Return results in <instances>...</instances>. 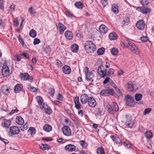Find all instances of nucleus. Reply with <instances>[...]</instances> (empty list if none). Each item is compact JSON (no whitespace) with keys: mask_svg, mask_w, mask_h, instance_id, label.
Here are the masks:
<instances>
[{"mask_svg":"<svg viewBox=\"0 0 154 154\" xmlns=\"http://www.w3.org/2000/svg\"><path fill=\"white\" fill-rule=\"evenodd\" d=\"M96 45L91 41H86L85 45V48L88 53H92L96 49Z\"/></svg>","mask_w":154,"mask_h":154,"instance_id":"f257e3e1","label":"nucleus"},{"mask_svg":"<svg viewBox=\"0 0 154 154\" xmlns=\"http://www.w3.org/2000/svg\"><path fill=\"white\" fill-rule=\"evenodd\" d=\"M125 100L126 104L128 106H133L134 105V98L131 96L127 95L125 96Z\"/></svg>","mask_w":154,"mask_h":154,"instance_id":"f03ea898","label":"nucleus"},{"mask_svg":"<svg viewBox=\"0 0 154 154\" xmlns=\"http://www.w3.org/2000/svg\"><path fill=\"white\" fill-rule=\"evenodd\" d=\"M20 75L21 79L23 81L28 80L30 82H32V78L27 73H21Z\"/></svg>","mask_w":154,"mask_h":154,"instance_id":"7ed1b4c3","label":"nucleus"},{"mask_svg":"<svg viewBox=\"0 0 154 154\" xmlns=\"http://www.w3.org/2000/svg\"><path fill=\"white\" fill-rule=\"evenodd\" d=\"M63 134L67 137L70 136L71 135V130L68 126H64L62 129Z\"/></svg>","mask_w":154,"mask_h":154,"instance_id":"20e7f679","label":"nucleus"},{"mask_svg":"<svg viewBox=\"0 0 154 154\" xmlns=\"http://www.w3.org/2000/svg\"><path fill=\"white\" fill-rule=\"evenodd\" d=\"M136 25L139 29L142 30L145 28V23L144 20H140L137 22Z\"/></svg>","mask_w":154,"mask_h":154,"instance_id":"39448f33","label":"nucleus"},{"mask_svg":"<svg viewBox=\"0 0 154 154\" xmlns=\"http://www.w3.org/2000/svg\"><path fill=\"white\" fill-rule=\"evenodd\" d=\"M131 44V45L129 47L128 49L133 53L136 54H138L139 53V51L138 48L133 43Z\"/></svg>","mask_w":154,"mask_h":154,"instance_id":"423d86ee","label":"nucleus"},{"mask_svg":"<svg viewBox=\"0 0 154 154\" xmlns=\"http://www.w3.org/2000/svg\"><path fill=\"white\" fill-rule=\"evenodd\" d=\"M10 71L9 68L8 66L3 65L2 69V73L4 77H7L9 75Z\"/></svg>","mask_w":154,"mask_h":154,"instance_id":"0eeeda50","label":"nucleus"},{"mask_svg":"<svg viewBox=\"0 0 154 154\" xmlns=\"http://www.w3.org/2000/svg\"><path fill=\"white\" fill-rule=\"evenodd\" d=\"M87 103L88 105L91 107H94L96 105L95 100L92 97H89Z\"/></svg>","mask_w":154,"mask_h":154,"instance_id":"6e6552de","label":"nucleus"},{"mask_svg":"<svg viewBox=\"0 0 154 154\" xmlns=\"http://www.w3.org/2000/svg\"><path fill=\"white\" fill-rule=\"evenodd\" d=\"M64 149L66 151L72 152L75 150L76 147L74 145L69 144L65 146Z\"/></svg>","mask_w":154,"mask_h":154,"instance_id":"1a4fd4ad","label":"nucleus"},{"mask_svg":"<svg viewBox=\"0 0 154 154\" xmlns=\"http://www.w3.org/2000/svg\"><path fill=\"white\" fill-rule=\"evenodd\" d=\"M101 66L98 67L97 69V72L99 75L102 78H104L106 75L107 70L105 69L104 70H102L101 68Z\"/></svg>","mask_w":154,"mask_h":154,"instance_id":"9d476101","label":"nucleus"},{"mask_svg":"<svg viewBox=\"0 0 154 154\" xmlns=\"http://www.w3.org/2000/svg\"><path fill=\"white\" fill-rule=\"evenodd\" d=\"M20 130L16 126H13L10 129V132L12 135L17 134L19 133Z\"/></svg>","mask_w":154,"mask_h":154,"instance_id":"9b49d317","label":"nucleus"},{"mask_svg":"<svg viewBox=\"0 0 154 154\" xmlns=\"http://www.w3.org/2000/svg\"><path fill=\"white\" fill-rule=\"evenodd\" d=\"M57 28L58 29L60 33L61 34H62L63 33L64 31L66 29V26L60 22L58 23V26Z\"/></svg>","mask_w":154,"mask_h":154,"instance_id":"f8f14e48","label":"nucleus"},{"mask_svg":"<svg viewBox=\"0 0 154 154\" xmlns=\"http://www.w3.org/2000/svg\"><path fill=\"white\" fill-rule=\"evenodd\" d=\"M89 97L86 94H82L80 97L81 102L83 104L86 103Z\"/></svg>","mask_w":154,"mask_h":154,"instance_id":"ddd939ff","label":"nucleus"},{"mask_svg":"<svg viewBox=\"0 0 154 154\" xmlns=\"http://www.w3.org/2000/svg\"><path fill=\"white\" fill-rule=\"evenodd\" d=\"M2 126L4 128H8L11 125V121L9 120L3 119Z\"/></svg>","mask_w":154,"mask_h":154,"instance_id":"4468645a","label":"nucleus"},{"mask_svg":"<svg viewBox=\"0 0 154 154\" xmlns=\"http://www.w3.org/2000/svg\"><path fill=\"white\" fill-rule=\"evenodd\" d=\"M37 102L39 105L40 108L43 109L44 108V103H43V100L42 97L40 96H37L36 97Z\"/></svg>","mask_w":154,"mask_h":154,"instance_id":"2eb2a0df","label":"nucleus"},{"mask_svg":"<svg viewBox=\"0 0 154 154\" xmlns=\"http://www.w3.org/2000/svg\"><path fill=\"white\" fill-rule=\"evenodd\" d=\"M65 38L68 40H71L73 37V34L70 31L68 30L66 31L64 33Z\"/></svg>","mask_w":154,"mask_h":154,"instance_id":"dca6fc26","label":"nucleus"},{"mask_svg":"<svg viewBox=\"0 0 154 154\" xmlns=\"http://www.w3.org/2000/svg\"><path fill=\"white\" fill-rule=\"evenodd\" d=\"M134 123V121L131 119L127 120L125 123L126 125L129 128H131Z\"/></svg>","mask_w":154,"mask_h":154,"instance_id":"f3484780","label":"nucleus"},{"mask_svg":"<svg viewBox=\"0 0 154 154\" xmlns=\"http://www.w3.org/2000/svg\"><path fill=\"white\" fill-rule=\"evenodd\" d=\"M16 122L19 125H23L24 123V121L21 116H17Z\"/></svg>","mask_w":154,"mask_h":154,"instance_id":"a211bd4d","label":"nucleus"},{"mask_svg":"<svg viewBox=\"0 0 154 154\" xmlns=\"http://www.w3.org/2000/svg\"><path fill=\"white\" fill-rule=\"evenodd\" d=\"M99 29L101 32L105 33L107 32L108 28L104 25L101 24L99 27Z\"/></svg>","mask_w":154,"mask_h":154,"instance_id":"6ab92c4d","label":"nucleus"},{"mask_svg":"<svg viewBox=\"0 0 154 154\" xmlns=\"http://www.w3.org/2000/svg\"><path fill=\"white\" fill-rule=\"evenodd\" d=\"M62 69L63 72L65 74H69L71 72L70 68L68 66H64L63 67Z\"/></svg>","mask_w":154,"mask_h":154,"instance_id":"aec40b11","label":"nucleus"},{"mask_svg":"<svg viewBox=\"0 0 154 154\" xmlns=\"http://www.w3.org/2000/svg\"><path fill=\"white\" fill-rule=\"evenodd\" d=\"M23 86L21 84H17L15 86L14 91L16 93H19L22 91Z\"/></svg>","mask_w":154,"mask_h":154,"instance_id":"412c9836","label":"nucleus"},{"mask_svg":"<svg viewBox=\"0 0 154 154\" xmlns=\"http://www.w3.org/2000/svg\"><path fill=\"white\" fill-rule=\"evenodd\" d=\"M1 91L5 95H7L9 93V89L7 86H4L1 88Z\"/></svg>","mask_w":154,"mask_h":154,"instance_id":"4be33fe9","label":"nucleus"},{"mask_svg":"<svg viewBox=\"0 0 154 154\" xmlns=\"http://www.w3.org/2000/svg\"><path fill=\"white\" fill-rule=\"evenodd\" d=\"M131 43H133L131 41L128 39H126L125 40L123 43L124 47L125 48H127L128 49L129 47L131 46Z\"/></svg>","mask_w":154,"mask_h":154,"instance_id":"5701e85b","label":"nucleus"},{"mask_svg":"<svg viewBox=\"0 0 154 154\" xmlns=\"http://www.w3.org/2000/svg\"><path fill=\"white\" fill-rule=\"evenodd\" d=\"M71 49L72 51L73 52L76 53L78 51L79 46L77 44H74L72 45Z\"/></svg>","mask_w":154,"mask_h":154,"instance_id":"b1692460","label":"nucleus"},{"mask_svg":"<svg viewBox=\"0 0 154 154\" xmlns=\"http://www.w3.org/2000/svg\"><path fill=\"white\" fill-rule=\"evenodd\" d=\"M111 137L117 144H119L120 143L121 140L119 137L112 135L111 136Z\"/></svg>","mask_w":154,"mask_h":154,"instance_id":"393cba45","label":"nucleus"},{"mask_svg":"<svg viewBox=\"0 0 154 154\" xmlns=\"http://www.w3.org/2000/svg\"><path fill=\"white\" fill-rule=\"evenodd\" d=\"M145 135L146 139L149 140L153 137L152 133L150 131H146L145 133Z\"/></svg>","mask_w":154,"mask_h":154,"instance_id":"a878e982","label":"nucleus"},{"mask_svg":"<svg viewBox=\"0 0 154 154\" xmlns=\"http://www.w3.org/2000/svg\"><path fill=\"white\" fill-rule=\"evenodd\" d=\"M86 79L88 81H90L93 78L94 75L91 72H89L85 74Z\"/></svg>","mask_w":154,"mask_h":154,"instance_id":"bb28decb","label":"nucleus"},{"mask_svg":"<svg viewBox=\"0 0 154 154\" xmlns=\"http://www.w3.org/2000/svg\"><path fill=\"white\" fill-rule=\"evenodd\" d=\"M109 37L110 40H114L117 38V35L115 33L112 32L109 34Z\"/></svg>","mask_w":154,"mask_h":154,"instance_id":"cd10ccee","label":"nucleus"},{"mask_svg":"<svg viewBox=\"0 0 154 154\" xmlns=\"http://www.w3.org/2000/svg\"><path fill=\"white\" fill-rule=\"evenodd\" d=\"M128 87L129 91H134V85L132 84V82H129L128 83Z\"/></svg>","mask_w":154,"mask_h":154,"instance_id":"c85d7f7f","label":"nucleus"},{"mask_svg":"<svg viewBox=\"0 0 154 154\" xmlns=\"http://www.w3.org/2000/svg\"><path fill=\"white\" fill-rule=\"evenodd\" d=\"M44 130L47 132H49L52 130L51 126L48 124H46L43 127Z\"/></svg>","mask_w":154,"mask_h":154,"instance_id":"c756f323","label":"nucleus"},{"mask_svg":"<svg viewBox=\"0 0 154 154\" xmlns=\"http://www.w3.org/2000/svg\"><path fill=\"white\" fill-rule=\"evenodd\" d=\"M112 9L113 12L116 14H117L119 12L118 6L116 4H113L112 5Z\"/></svg>","mask_w":154,"mask_h":154,"instance_id":"7c9ffc66","label":"nucleus"},{"mask_svg":"<svg viewBox=\"0 0 154 154\" xmlns=\"http://www.w3.org/2000/svg\"><path fill=\"white\" fill-rule=\"evenodd\" d=\"M40 148L43 150L48 149H50V147L47 144H41L40 145Z\"/></svg>","mask_w":154,"mask_h":154,"instance_id":"2f4dec72","label":"nucleus"},{"mask_svg":"<svg viewBox=\"0 0 154 154\" xmlns=\"http://www.w3.org/2000/svg\"><path fill=\"white\" fill-rule=\"evenodd\" d=\"M29 35L32 38H35L37 35L36 31L33 29H32L29 32Z\"/></svg>","mask_w":154,"mask_h":154,"instance_id":"473e14b6","label":"nucleus"},{"mask_svg":"<svg viewBox=\"0 0 154 154\" xmlns=\"http://www.w3.org/2000/svg\"><path fill=\"white\" fill-rule=\"evenodd\" d=\"M28 12L30 15H34L36 13L35 10L32 6L29 7L28 9Z\"/></svg>","mask_w":154,"mask_h":154,"instance_id":"72a5a7b5","label":"nucleus"},{"mask_svg":"<svg viewBox=\"0 0 154 154\" xmlns=\"http://www.w3.org/2000/svg\"><path fill=\"white\" fill-rule=\"evenodd\" d=\"M143 96L142 94L137 93L135 95V99L136 101L140 100L142 98Z\"/></svg>","mask_w":154,"mask_h":154,"instance_id":"f704fd0d","label":"nucleus"},{"mask_svg":"<svg viewBox=\"0 0 154 154\" xmlns=\"http://www.w3.org/2000/svg\"><path fill=\"white\" fill-rule=\"evenodd\" d=\"M111 52L112 55H116L118 53V50L117 48H113L111 49Z\"/></svg>","mask_w":154,"mask_h":154,"instance_id":"c9c22d12","label":"nucleus"},{"mask_svg":"<svg viewBox=\"0 0 154 154\" xmlns=\"http://www.w3.org/2000/svg\"><path fill=\"white\" fill-rule=\"evenodd\" d=\"M105 49L103 48H99L97 51V53L99 55H102L104 53Z\"/></svg>","mask_w":154,"mask_h":154,"instance_id":"e433bc0d","label":"nucleus"},{"mask_svg":"<svg viewBox=\"0 0 154 154\" xmlns=\"http://www.w3.org/2000/svg\"><path fill=\"white\" fill-rule=\"evenodd\" d=\"M109 94V91L107 89L102 90L100 93L101 96H106Z\"/></svg>","mask_w":154,"mask_h":154,"instance_id":"4c0bfd02","label":"nucleus"},{"mask_svg":"<svg viewBox=\"0 0 154 154\" xmlns=\"http://www.w3.org/2000/svg\"><path fill=\"white\" fill-rule=\"evenodd\" d=\"M124 24L125 25H128L130 23V19L127 17H125L123 18Z\"/></svg>","mask_w":154,"mask_h":154,"instance_id":"58836bf2","label":"nucleus"},{"mask_svg":"<svg viewBox=\"0 0 154 154\" xmlns=\"http://www.w3.org/2000/svg\"><path fill=\"white\" fill-rule=\"evenodd\" d=\"M51 49L49 46H47L44 49V52L47 54H49L51 52Z\"/></svg>","mask_w":154,"mask_h":154,"instance_id":"ea45409f","label":"nucleus"},{"mask_svg":"<svg viewBox=\"0 0 154 154\" xmlns=\"http://www.w3.org/2000/svg\"><path fill=\"white\" fill-rule=\"evenodd\" d=\"M150 8H143L142 10V13L143 14H146L149 13L150 11Z\"/></svg>","mask_w":154,"mask_h":154,"instance_id":"a19ab883","label":"nucleus"},{"mask_svg":"<svg viewBox=\"0 0 154 154\" xmlns=\"http://www.w3.org/2000/svg\"><path fill=\"white\" fill-rule=\"evenodd\" d=\"M27 88L29 90L33 92H36L37 91L36 89L34 87L32 86L29 85L27 86Z\"/></svg>","mask_w":154,"mask_h":154,"instance_id":"79ce46f5","label":"nucleus"},{"mask_svg":"<svg viewBox=\"0 0 154 154\" xmlns=\"http://www.w3.org/2000/svg\"><path fill=\"white\" fill-rule=\"evenodd\" d=\"M97 154H105L103 149L101 147L97 149Z\"/></svg>","mask_w":154,"mask_h":154,"instance_id":"37998d69","label":"nucleus"},{"mask_svg":"<svg viewBox=\"0 0 154 154\" xmlns=\"http://www.w3.org/2000/svg\"><path fill=\"white\" fill-rule=\"evenodd\" d=\"M45 112L48 115H50L52 112V110L50 107H48L45 109Z\"/></svg>","mask_w":154,"mask_h":154,"instance_id":"c03bdc74","label":"nucleus"},{"mask_svg":"<svg viewBox=\"0 0 154 154\" xmlns=\"http://www.w3.org/2000/svg\"><path fill=\"white\" fill-rule=\"evenodd\" d=\"M75 6L78 8H82L83 7V5L80 2H76L75 4Z\"/></svg>","mask_w":154,"mask_h":154,"instance_id":"a18cd8bd","label":"nucleus"},{"mask_svg":"<svg viewBox=\"0 0 154 154\" xmlns=\"http://www.w3.org/2000/svg\"><path fill=\"white\" fill-rule=\"evenodd\" d=\"M80 145L83 147H86L88 146L87 143L85 141L83 140L80 141Z\"/></svg>","mask_w":154,"mask_h":154,"instance_id":"49530a36","label":"nucleus"},{"mask_svg":"<svg viewBox=\"0 0 154 154\" xmlns=\"http://www.w3.org/2000/svg\"><path fill=\"white\" fill-rule=\"evenodd\" d=\"M140 3L143 6L147 5L149 3L148 0H141L140 1Z\"/></svg>","mask_w":154,"mask_h":154,"instance_id":"de8ad7c7","label":"nucleus"},{"mask_svg":"<svg viewBox=\"0 0 154 154\" xmlns=\"http://www.w3.org/2000/svg\"><path fill=\"white\" fill-rule=\"evenodd\" d=\"M19 111V110L17 109H12L10 112H8V113L9 115H11L15 113H17Z\"/></svg>","mask_w":154,"mask_h":154,"instance_id":"09e8293b","label":"nucleus"},{"mask_svg":"<svg viewBox=\"0 0 154 154\" xmlns=\"http://www.w3.org/2000/svg\"><path fill=\"white\" fill-rule=\"evenodd\" d=\"M55 90L54 88H50L49 90V93L50 95L53 97L54 94Z\"/></svg>","mask_w":154,"mask_h":154,"instance_id":"8fccbe9b","label":"nucleus"},{"mask_svg":"<svg viewBox=\"0 0 154 154\" xmlns=\"http://www.w3.org/2000/svg\"><path fill=\"white\" fill-rule=\"evenodd\" d=\"M112 104L115 111H118L119 110V108L117 104L114 102H113Z\"/></svg>","mask_w":154,"mask_h":154,"instance_id":"3c124183","label":"nucleus"},{"mask_svg":"<svg viewBox=\"0 0 154 154\" xmlns=\"http://www.w3.org/2000/svg\"><path fill=\"white\" fill-rule=\"evenodd\" d=\"M114 70L113 69H110L107 72V75L108 76H110L111 75L114 74Z\"/></svg>","mask_w":154,"mask_h":154,"instance_id":"603ef678","label":"nucleus"},{"mask_svg":"<svg viewBox=\"0 0 154 154\" xmlns=\"http://www.w3.org/2000/svg\"><path fill=\"white\" fill-rule=\"evenodd\" d=\"M151 111V108H148L146 109L143 112V114L144 115L148 114Z\"/></svg>","mask_w":154,"mask_h":154,"instance_id":"864d4df0","label":"nucleus"},{"mask_svg":"<svg viewBox=\"0 0 154 154\" xmlns=\"http://www.w3.org/2000/svg\"><path fill=\"white\" fill-rule=\"evenodd\" d=\"M28 131L30 132L31 135H32L35 133V129L33 127H30L28 130Z\"/></svg>","mask_w":154,"mask_h":154,"instance_id":"5fc2aeb1","label":"nucleus"},{"mask_svg":"<svg viewBox=\"0 0 154 154\" xmlns=\"http://www.w3.org/2000/svg\"><path fill=\"white\" fill-rule=\"evenodd\" d=\"M56 65L58 67H61L63 66V64L58 59L56 60Z\"/></svg>","mask_w":154,"mask_h":154,"instance_id":"6e6d98bb","label":"nucleus"},{"mask_svg":"<svg viewBox=\"0 0 154 154\" xmlns=\"http://www.w3.org/2000/svg\"><path fill=\"white\" fill-rule=\"evenodd\" d=\"M18 38L19 42L21 43V45H24V41L23 39L22 38V37H21L20 35H19L18 36Z\"/></svg>","mask_w":154,"mask_h":154,"instance_id":"4d7b16f0","label":"nucleus"},{"mask_svg":"<svg viewBox=\"0 0 154 154\" xmlns=\"http://www.w3.org/2000/svg\"><path fill=\"white\" fill-rule=\"evenodd\" d=\"M40 42V40L38 38H35L34 39L33 44L36 45L39 44Z\"/></svg>","mask_w":154,"mask_h":154,"instance_id":"13d9d810","label":"nucleus"},{"mask_svg":"<svg viewBox=\"0 0 154 154\" xmlns=\"http://www.w3.org/2000/svg\"><path fill=\"white\" fill-rule=\"evenodd\" d=\"M123 144L124 146L125 147L127 148H129L131 146V144L130 143H128L126 142H124V143H123Z\"/></svg>","mask_w":154,"mask_h":154,"instance_id":"bf43d9fd","label":"nucleus"},{"mask_svg":"<svg viewBox=\"0 0 154 154\" xmlns=\"http://www.w3.org/2000/svg\"><path fill=\"white\" fill-rule=\"evenodd\" d=\"M104 106L107 110L108 109H109L110 108L112 107L107 102H106L104 104Z\"/></svg>","mask_w":154,"mask_h":154,"instance_id":"052dcab7","label":"nucleus"},{"mask_svg":"<svg viewBox=\"0 0 154 154\" xmlns=\"http://www.w3.org/2000/svg\"><path fill=\"white\" fill-rule=\"evenodd\" d=\"M140 39L143 42H146L148 40V38L147 36H143L141 37Z\"/></svg>","mask_w":154,"mask_h":154,"instance_id":"680f3d73","label":"nucleus"},{"mask_svg":"<svg viewBox=\"0 0 154 154\" xmlns=\"http://www.w3.org/2000/svg\"><path fill=\"white\" fill-rule=\"evenodd\" d=\"M5 23L4 21L2 19L0 20V26L4 27L5 26Z\"/></svg>","mask_w":154,"mask_h":154,"instance_id":"e2e57ef3","label":"nucleus"},{"mask_svg":"<svg viewBox=\"0 0 154 154\" xmlns=\"http://www.w3.org/2000/svg\"><path fill=\"white\" fill-rule=\"evenodd\" d=\"M107 1L108 0H101V2L103 5L105 6L108 4Z\"/></svg>","mask_w":154,"mask_h":154,"instance_id":"0e129e2a","label":"nucleus"},{"mask_svg":"<svg viewBox=\"0 0 154 154\" xmlns=\"http://www.w3.org/2000/svg\"><path fill=\"white\" fill-rule=\"evenodd\" d=\"M72 120L77 125H79L80 123V120H79L78 119L75 118L74 119H72Z\"/></svg>","mask_w":154,"mask_h":154,"instance_id":"69168bd1","label":"nucleus"},{"mask_svg":"<svg viewBox=\"0 0 154 154\" xmlns=\"http://www.w3.org/2000/svg\"><path fill=\"white\" fill-rule=\"evenodd\" d=\"M63 98V97L62 95L60 93H59L58 96L57 97V99L60 100H62Z\"/></svg>","mask_w":154,"mask_h":154,"instance_id":"338daca9","label":"nucleus"},{"mask_svg":"<svg viewBox=\"0 0 154 154\" xmlns=\"http://www.w3.org/2000/svg\"><path fill=\"white\" fill-rule=\"evenodd\" d=\"M108 109L107 110L108 111V112L109 113H110L112 115H114V111L113 110V109L112 108V107H111L110 108V109Z\"/></svg>","mask_w":154,"mask_h":154,"instance_id":"774afa93","label":"nucleus"}]
</instances>
